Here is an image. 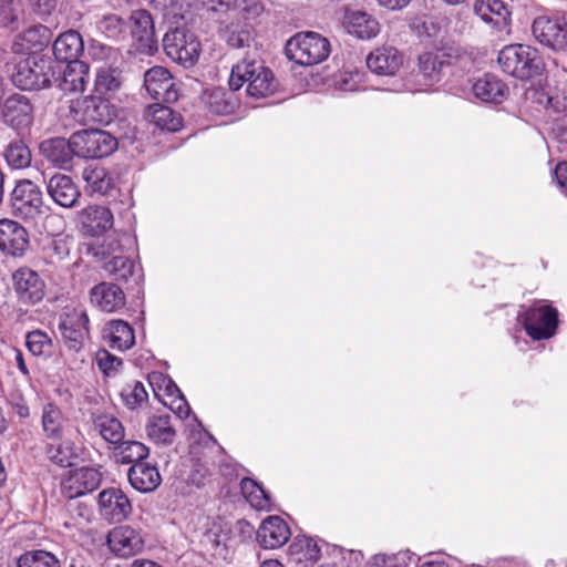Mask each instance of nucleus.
Returning a JSON list of instances; mask_svg holds the SVG:
<instances>
[{
    "mask_svg": "<svg viewBox=\"0 0 567 567\" xmlns=\"http://www.w3.org/2000/svg\"><path fill=\"white\" fill-rule=\"evenodd\" d=\"M233 91H239L246 84V93L254 99H265L278 89L274 72L261 60L244 58L231 68L228 81Z\"/></svg>",
    "mask_w": 567,
    "mask_h": 567,
    "instance_id": "f257e3e1",
    "label": "nucleus"
},
{
    "mask_svg": "<svg viewBox=\"0 0 567 567\" xmlns=\"http://www.w3.org/2000/svg\"><path fill=\"white\" fill-rule=\"evenodd\" d=\"M501 69L519 80H529L540 75L545 63L536 48L526 44H509L498 52Z\"/></svg>",
    "mask_w": 567,
    "mask_h": 567,
    "instance_id": "f03ea898",
    "label": "nucleus"
},
{
    "mask_svg": "<svg viewBox=\"0 0 567 567\" xmlns=\"http://www.w3.org/2000/svg\"><path fill=\"white\" fill-rule=\"evenodd\" d=\"M12 216L24 221H35L45 214L41 188L30 179H20L9 196Z\"/></svg>",
    "mask_w": 567,
    "mask_h": 567,
    "instance_id": "7ed1b4c3",
    "label": "nucleus"
},
{
    "mask_svg": "<svg viewBox=\"0 0 567 567\" xmlns=\"http://www.w3.org/2000/svg\"><path fill=\"white\" fill-rule=\"evenodd\" d=\"M331 51L328 39L317 32L298 33L286 44L287 56L300 65H315L324 61Z\"/></svg>",
    "mask_w": 567,
    "mask_h": 567,
    "instance_id": "20e7f679",
    "label": "nucleus"
},
{
    "mask_svg": "<svg viewBox=\"0 0 567 567\" xmlns=\"http://www.w3.org/2000/svg\"><path fill=\"white\" fill-rule=\"evenodd\" d=\"M163 48L172 61L185 69L194 66L202 52L198 38L186 28L169 29L164 34Z\"/></svg>",
    "mask_w": 567,
    "mask_h": 567,
    "instance_id": "39448f33",
    "label": "nucleus"
},
{
    "mask_svg": "<svg viewBox=\"0 0 567 567\" xmlns=\"http://www.w3.org/2000/svg\"><path fill=\"white\" fill-rule=\"evenodd\" d=\"M518 320L523 323L526 333L530 338L543 340L550 338L555 333L558 323V312L549 305L536 302L519 312Z\"/></svg>",
    "mask_w": 567,
    "mask_h": 567,
    "instance_id": "423d86ee",
    "label": "nucleus"
},
{
    "mask_svg": "<svg viewBox=\"0 0 567 567\" xmlns=\"http://www.w3.org/2000/svg\"><path fill=\"white\" fill-rule=\"evenodd\" d=\"M53 75L49 61L27 58L16 65L11 79L12 83L21 90H41L51 85Z\"/></svg>",
    "mask_w": 567,
    "mask_h": 567,
    "instance_id": "0eeeda50",
    "label": "nucleus"
},
{
    "mask_svg": "<svg viewBox=\"0 0 567 567\" xmlns=\"http://www.w3.org/2000/svg\"><path fill=\"white\" fill-rule=\"evenodd\" d=\"M73 144L78 156L83 158H103L117 148V140L103 130H83L73 134Z\"/></svg>",
    "mask_w": 567,
    "mask_h": 567,
    "instance_id": "6e6552de",
    "label": "nucleus"
},
{
    "mask_svg": "<svg viewBox=\"0 0 567 567\" xmlns=\"http://www.w3.org/2000/svg\"><path fill=\"white\" fill-rule=\"evenodd\" d=\"M532 34L542 45L555 51H567V22L560 17L539 16L532 23Z\"/></svg>",
    "mask_w": 567,
    "mask_h": 567,
    "instance_id": "1a4fd4ad",
    "label": "nucleus"
},
{
    "mask_svg": "<svg viewBox=\"0 0 567 567\" xmlns=\"http://www.w3.org/2000/svg\"><path fill=\"white\" fill-rule=\"evenodd\" d=\"M0 118L19 135L33 124V105L25 95L14 93L0 105Z\"/></svg>",
    "mask_w": 567,
    "mask_h": 567,
    "instance_id": "9d476101",
    "label": "nucleus"
},
{
    "mask_svg": "<svg viewBox=\"0 0 567 567\" xmlns=\"http://www.w3.org/2000/svg\"><path fill=\"white\" fill-rule=\"evenodd\" d=\"M13 291L19 303L35 306L45 297V282L40 275L28 267L17 269L12 275Z\"/></svg>",
    "mask_w": 567,
    "mask_h": 567,
    "instance_id": "9b49d317",
    "label": "nucleus"
},
{
    "mask_svg": "<svg viewBox=\"0 0 567 567\" xmlns=\"http://www.w3.org/2000/svg\"><path fill=\"white\" fill-rule=\"evenodd\" d=\"M130 30L135 50L140 53L153 55L158 49L155 35L154 20L146 10H136L132 13Z\"/></svg>",
    "mask_w": 567,
    "mask_h": 567,
    "instance_id": "f8f14e48",
    "label": "nucleus"
},
{
    "mask_svg": "<svg viewBox=\"0 0 567 567\" xmlns=\"http://www.w3.org/2000/svg\"><path fill=\"white\" fill-rule=\"evenodd\" d=\"M99 513L109 523L124 522L133 511L127 495L117 487H107L97 496Z\"/></svg>",
    "mask_w": 567,
    "mask_h": 567,
    "instance_id": "ddd939ff",
    "label": "nucleus"
},
{
    "mask_svg": "<svg viewBox=\"0 0 567 567\" xmlns=\"http://www.w3.org/2000/svg\"><path fill=\"white\" fill-rule=\"evenodd\" d=\"M103 475L95 468L83 466L70 471L62 481V493L69 499H75L97 489L102 483Z\"/></svg>",
    "mask_w": 567,
    "mask_h": 567,
    "instance_id": "4468645a",
    "label": "nucleus"
},
{
    "mask_svg": "<svg viewBox=\"0 0 567 567\" xmlns=\"http://www.w3.org/2000/svg\"><path fill=\"white\" fill-rule=\"evenodd\" d=\"M30 246L28 230L18 221L0 219V251L11 257H22Z\"/></svg>",
    "mask_w": 567,
    "mask_h": 567,
    "instance_id": "2eb2a0df",
    "label": "nucleus"
},
{
    "mask_svg": "<svg viewBox=\"0 0 567 567\" xmlns=\"http://www.w3.org/2000/svg\"><path fill=\"white\" fill-rule=\"evenodd\" d=\"M107 545L111 551L121 558H128L140 554L144 548V539L141 533L123 525L113 528L107 535Z\"/></svg>",
    "mask_w": 567,
    "mask_h": 567,
    "instance_id": "dca6fc26",
    "label": "nucleus"
},
{
    "mask_svg": "<svg viewBox=\"0 0 567 567\" xmlns=\"http://www.w3.org/2000/svg\"><path fill=\"white\" fill-rule=\"evenodd\" d=\"M167 69L154 66L144 74V87L154 100L172 103L177 100V91Z\"/></svg>",
    "mask_w": 567,
    "mask_h": 567,
    "instance_id": "f3484780",
    "label": "nucleus"
},
{
    "mask_svg": "<svg viewBox=\"0 0 567 567\" xmlns=\"http://www.w3.org/2000/svg\"><path fill=\"white\" fill-rule=\"evenodd\" d=\"M39 151L49 163L63 169L71 167L74 156H78L73 134L69 140L63 137L44 140L40 143Z\"/></svg>",
    "mask_w": 567,
    "mask_h": 567,
    "instance_id": "a211bd4d",
    "label": "nucleus"
},
{
    "mask_svg": "<svg viewBox=\"0 0 567 567\" xmlns=\"http://www.w3.org/2000/svg\"><path fill=\"white\" fill-rule=\"evenodd\" d=\"M50 198L63 208H74L79 205L81 192L72 177L65 174H54L47 183Z\"/></svg>",
    "mask_w": 567,
    "mask_h": 567,
    "instance_id": "6ab92c4d",
    "label": "nucleus"
},
{
    "mask_svg": "<svg viewBox=\"0 0 567 567\" xmlns=\"http://www.w3.org/2000/svg\"><path fill=\"white\" fill-rule=\"evenodd\" d=\"M288 524L279 516H269L257 530V540L265 549H275L285 545L290 537Z\"/></svg>",
    "mask_w": 567,
    "mask_h": 567,
    "instance_id": "aec40b11",
    "label": "nucleus"
},
{
    "mask_svg": "<svg viewBox=\"0 0 567 567\" xmlns=\"http://www.w3.org/2000/svg\"><path fill=\"white\" fill-rule=\"evenodd\" d=\"M122 245L120 240H113L107 245V255L111 259L104 264V270L117 281H127L131 277H134L140 268L134 261L123 256Z\"/></svg>",
    "mask_w": 567,
    "mask_h": 567,
    "instance_id": "412c9836",
    "label": "nucleus"
},
{
    "mask_svg": "<svg viewBox=\"0 0 567 567\" xmlns=\"http://www.w3.org/2000/svg\"><path fill=\"white\" fill-rule=\"evenodd\" d=\"M403 63V55L393 47H381L367 58V66L378 75H394Z\"/></svg>",
    "mask_w": 567,
    "mask_h": 567,
    "instance_id": "4be33fe9",
    "label": "nucleus"
},
{
    "mask_svg": "<svg viewBox=\"0 0 567 567\" xmlns=\"http://www.w3.org/2000/svg\"><path fill=\"white\" fill-rule=\"evenodd\" d=\"M473 94L484 103L499 104L508 96L509 89L505 82L494 74L486 73L478 78L472 86Z\"/></svg>",
    "mask_w": 567,
    "mask_h": 567,
    "instance_id": "5701e85b",
    "label": "nucleus"
},
{
    "mask_svg": "<svg viewBox=\"0 0 567 567\" xmlns=\"http://www.w3.org/2000/svg\"><path fill=\"white\" fill-rule=\"evenodd\" d=\"M91 301L104 312H115L125 306V293L115 284L101 282L91 289Z\"/></svg>",
    "mask_w": 567,
    "mask_h": 567,
    "instance_id": "b1692460",
    "label": "nucleus"
},
{
    "mask_svg": "<svg viewBox=\"0 0 567 567\" xmlns=\"http://www.w3.org/2000/svg\"><path fill=\"white\" fill-rule=\"evenodd\" d=\"M83 105V115L89 122L107 125L116 117L117 109L110 97L93 93L85 97Z\"/></svg>",
    "mask_w": 567,
    "mask_h": 567,
    "instance_id": "393cba45",
    "label": "nucleus"
},
{
    "mask_svg": "<svg viewBox=\"0 0 567 567\" xmlns=\"http://www.w3.org/2000/svg\"><path fill=\"white\" fill-rule=\"evenodd\" d=\"M103 339L112 349L125 351L135 344L134 329L124 320L113 319L103 328Z\"/></svg>",
    "mask_w": 567,
    "mask_h": 567,
    "instance_id": "a878e982",
    "label": "nucleus"
},
{
    "mask_svg": "<svg viewBox=\"0 0 567 567\" xmlns=\"http://www.w3.org/2000/svg\"><path fill=\"white\" fill-rule=\"evenodd\" d=\"M127 477L131 486L141 493L153 492L162 482L157 467L146 462L132 465Z\"/></svg>",
    "mask_w": 567,
    "mask_h": 567,
    "instance_id": "bb28decb",
    "label": "nucleus"
},
{
    "mask_svg": "<svg viewBox=\"0 0 567 567\" xmlns=\"http://www.w3.org/2000/svg\"><path fill=\"white\" fill-rule=\"evenodd\" d=\"M50 42V30L42 25H32L19 33L13 42L17 53H31L41 51Z\"/></svg>",
    "mask_w": 567,
    "mask_h": 567,
    "instance_id": "cd10ccee",
    "label": "nucleus"
},
{
    "mask_svg": "<svg viewBox=\"0 0 567 567\" xmlns=\"http://www.w3.org/2000/svg\"><path fill=\"white\" fill-rule=\"evenodd\" d=\"M235 92L230 87L229 91L223 87L206 90L203 94V101L213 114H231L239 107V100L235 96Z\"/></svg>",
    "mask_w": 567,
    "mask_h": 567,
    "instance_id": "c85d7f7f",
    "label": "nucleus"
},
{
    "mask_svg": "<svg viewBox=\"0 0 567 567\" xmlns=\"http://www.w3.org/2000/svg\"><path fill=\"white\" fill-rule=\"evenodd\" d=\"M81 220L86 234L99 236L113 226V214L107 207L92 205L83 209Z\"/></svg>",
    "mask_w": 567,
    "mask_h": 567,
    "instance_id": "c756f323",
    "label": "nucleus"
},
{
    "mask_svg": "<svg viewBox=\"0 0 567 567\" xmlns=\"http://www.w3.org/2000/svg\"><path fill=\"white\" fill-rule=\"evenodd\" d=\"M91 420L93 430L109 444L117 445L124 440V426L114 415L107 413H92Z\"/></svg>",
    "mask_w": 567,
    "mask_h": 567,
    "instance_id": "7c9ffc66",
    "label": "nucleus"
},
{
    "mask_svg": "<svg viewBox=\"0 0 567 567\" xmlns=\"http://www.w3.org/2000/svg\"><path fill=\"white\" fill-rule=\"evenodd\" d=\"M83 51V41L79 32L74 30L60 34L53 43V54L58 61L68 64L79 61L78 58Z\"/></svg>",
    "mask_w": 567,
    "mask_h": 567,
    "instance_id": "2f4dec72",
    "label": "nucleus"
},
{
    "mask_svg": "<svg viewBox=\"0 0 567 567\" xmlns=\"http://www.w3.org/2000/svg\"><path fill=\"white\" fill-rule=\"evenodd\" d=\"M450 66L449 60L433 52H425L419 56V73L424 85L430 86L441 81L445 70Z\"/></svg>",
    "mask_w": 567,
    "mask_h": 567,
    "instance_id": "473e14b6",
    "label": "nucleus"
},
{
    "mask_svg": "<svg viewBox=\"0 0 567 567\" xmlns=\"http://www.w3.org/2000/svg\"><path fill=\"white\" fill-rule=\"evenodd\" d=\"M344 28L349 34L361 40L374 38L379 31V22L365 12L354 11L346 16Z\"/></svg>",
    "mask_w": 567,
    "mask_h": 567,
    "instance_id": "72a5a7b5",
    "label": "nucleus"
},
{
    "mask_svg": "<svg viewBox=\"0 0 567 567\" xmlns=\"http://www.w3.org/2000/svg\"><path fill=\"white\" fill-rule=\"evenodd\" d=\"M65 423L66 417L59 405L53 402L43 405L41 425L48 439L61 440L63 437Z\"/></svg>",
    "mask_w": 567,
    "mask_h": 567,
    "instance_id": "f704fd0d",
    "label": "nucleus"
},
{
    "mask_svg": "<svg viewBox=\"0 0 567 567\" xmlns=\"http://www.w3.org/2000/svg\"><path fill=\"white\" fill-rule=\"evenodd\" d=\"M3 158L12 169H23L31 165L32 153L27 142L21 137H14L4 147Z\"/></svg>",
    "mask_w": 567,
    "mask_h": 567,
    "instance_id": "c9c22d12",
    "label": "nucleus"
},
{
    "mask_svg": "<svg viewBox=\"0 0 567 567\" xmlns=\"http://www.w3.org/2000/svg\"><path fill=\"white\" fill-rule=\"evenodd\" d=\"M123 76L118 68L102 66L97 70L93 93L102 96H113L122 86Z\"/></svg>",
    "mask_w": 567,
    "mask_h": 567,
    "instance_id": "e433bc0d",
    "label": "nucleus"
},
{
    "mask_svg": "<svg viewBox=\"0 0 567 567\" xmlns=\"http://www.w3.org/2000/svg\"><path fill=\"white\" fill-rule=\"evenodd\" d=\"M89 81V66L82 61H73L66 65L61 81L64 92H83Z\"/></svg>",
    "mask_w": 567,
    "mask_h": 567,
    "instance_id": "4c0bfd02",
    "label": "nucleus"
},
{
    "mask_svg": "<svg viewBox=\"0 0 567 567\" xmlns=\"http://www.w3.org/2000/svg\"><path fill=\"white\" fill-rule=\"evenodd\" d=\"M147 121L159 130L176 132L182 127V117L171 107L154 104L146 112Z\"/></svg>",
    "mask_w": 567,
    "mask_h": 567,
    "instance_id": "58836bf2",
    "label": "nucleus"
},
{
    "mask_svg": "<svg viewBox=\"0 0 567 567\" xmlns=\"http://www.w3.org/2000/svg\"><path fill=\"white\" fill-rule=\"evenodd\" d=\"M44 447L47 457L61 467L72 466L78 458L74 443L71 440H52Z\"/></svg>",
    "mask_w": 567,
    "mask_h": 567,
    "instance_id": "ea45409f",
    "label": "nucleus"
},
{
    "mask_svg": "<svg viewBox=\"0 0 567 567\" xmlns=\"http://www.w3.org/2000/svg\"><path fill=\"white\" fill-rule=\"evenodd\" d=\"M87 316L82 313L76 321L69 320L60 324L63 340L69 349L79 351L82 348L84 337L87 332Z\"/></svg>",
    "mask_w": 567,
    "mask_h": 567,
    "instance_id": "a19ab883",
    "label": "nucleus"
},
{
    "mask_svg": "<svg viewBox=\"0 0 567 567\" xmlns=\"http://www.w3.org/2000/svg\"><path fill=\"white\" fill-rule=\"evenodd\" d=\"M96 28L105 38L120 42L127 37L130 22L115 13H109L97 20Z\"/></svg>",
    "mask_w": 567,
    "mask_h": 567,
    "instance_id": "79ce46f5",
    "label": "nucleus"
},
{
    "mask_svg": "<svg viewBox=\"0 0 567 567\" xmlns=\"http://www.w3.org/2000/svg\"><path fill=\"white\" fill-rule=\"evenodd\" d=\"M475 12L488 23L496 25L507 24L509 11L502 0H478L475 3Z\"/></svg>",
    "mask_w": 567,
    "mask_h": 567,
    "instance_id": "37998d69",
    "label": "nucleus"
},
{
    "mask_svg": "<svg viewBox=\"0 0 567 567\" xmlns=\"http://www.w3.org/2000/svg\"><path fill=\"white\" fill-rule=\"evenodd\" d=\"M146 433L150 440L164 445L172 444L176 435L169 415L153 416L146 425Z\"/></svg>",
    "mask_w": 567,
    "mask_h": 567,
    "instance_id": "c03bdc74",
    "label": "nucleus"
},
{
    "mask_svg": "<svg viewBox=\"0 0 567 567\" xmlns=\"http://www.w3.org/2000/svg\"><path fill=\"white\" fill-rule=\"evenodd\" d=\"M25 347L32 355L40 358H50L55 349L52 336L40 329L27 333Z\"/></svg>",
    "mask_w": 567,
    "mask_h": 567,
    "instance_id": "a18cd8bd",
    "label": "nucleus"
},
{
    "mask_svg": "<svg viewBox=\"0 0 567 567\" xmlns=\"http://www.w3.org/2000/svg\"><path fill=\"white\" fill-rule=\"evenodd\" d=\"M82 177L92 192L102 195L107 194L113 185L112 177L109 175L105 168L100 166L85 167L82 173Z\"/></svg>",
    "mask_w": 567,
    "mask_h": 567,
    "instance_id": "49530a36",
    "label": "nucleus"
},
{
    "mask_svg": "<svg viewBox=\"0 0 567 567\" xmlns=\"http://www.w3.org/2000/svg\"><path fill=\"white\" fill-rule=\"evenodd\" d=\"M150 454V449L138 441H122L117 444L118 460L122 464H137L144 462Z\"/></svg>",
    "mask_w": 567,
    "mask_h": 567,
    "instance_id": "de8ad7c7",
    "label": "nucleus"
},
{
    "mask_svg": "<svg viewBox=\"0 0 567 567\" xmlns=\"http://www.w3.org/2000/svg\"><path fill=\"white\" fill-rule=\"evenodd\" d=\"M289 553L291 555H298L299 561L307 560L315 563L320 557V547L318 543L306 536H297L289 546Z\"/></svg>",
    "mask_w": 567,
    "mask_h": 567,
    "instance_id": "09e8293b",
    "label": "nucleus"
},
{
    "mask_svg": "<svg viewBox=\"0 0 567 567\" xmlns=\"http://www.w3.org/2000/svg\"><path fill=\"white\" fill-rule=\"evenodd\" d=\"M121 398L127 409L135 410L148 402V393L140 381L127 383L121 390Z\"/></svg>",
    "mask_w": 567,
    "mask_h": 567,
    "instance_id": "8fccbe9b",
    "label": "nucleus"
},
{
    "mask_svg": "<svg viewBox=\"0 0 567 567\" xmlns=\"http://www.w3.org/2000/svg\"><path fill=\"white\" fill-rule=\"evenodd\" d=\"M240 489L247 502L257 509H265L269 505V497L265 489L254 480L245 477L240 482Z\"/></svg>",
    "mask_w": 567,
    "mask_h": 567,
    "instance_id": "3c124183",
    "label": "nucleus"
},
{
    "mask_svg": "<svg viewBox=\"0 0 567 567\" xmlns=\"http://www.w3.org/2000/svg\"><path fill=\"white\" fill-rule=\"evenodd\" d=\"M18 567H60V561L49 551L31 550L20 556Z\"/></svg>",
    "mask_w": 567,
    "mask_h": 567,
    "instance_id": "603ef678",
    "label": "nucleus"
},
{
    "mask_svg": "<svg viewBox=\"0 0 567 567\" xmlns=\"http://www.w3.org/2000/svg\"><path fill=\"white\" fill-rule=\"evenodd\" d=\"M72 240L68 237H58L45 249V258L52 265H60L70 256Z\"/></svg>",
    "mask_w": 567,
    "mask_h": 567,
    "instance_id": "864d4df0",
    "label": "nucleus"
},
{
    "mask_svg": "<svg viewBox=\"0 0 567 567\" xmlns=\"http://www.w3.org/2000/svg\"><path fill=\"white\" fill-rule=\"evenodd\" d=\"M96 363H97L99 369L106 377H112V375H115L120 371V369L123 364V361L120 358L111 354L109 351L103 350L97 353Z\"/></svg>",
    "mask_w": 567,
    "mask_h": 567,
    "instance_id": "5fc2aeb1",
    "label": "nucleus"
},
{
    "mask_svg": "<svg viewBox=\"0 0 567 567\" xmlns=\"http://www.w3.org/2000/svg\"><path fill=\"white\" fill-rule=\"evenodd\" d=\"M166 390L169 395H173L175 392L178 394L177 406L175 408L176 413L179 419H186L189 415L190 408L185 398L183 396L181 390L177 388L176 384L172 382V380H168V385Z\"/></svg>",
    "mask_w": 567,
    "mask_h": 567,
    "instance_id": "6e6d98bb",
    "label": "nucleus"
},
{
    "mask_svg": "<svg viewBox=\"0 0 567 567\" xmlns=\"http://www.w3.org/2000/svg\"><path fill=\"white\" fill-rule=\"evenodd\" d=\"M16 21L13 0H0V27H8Z\"/></svg>",
    "mask_w": 567,
    "mask_h": 567,
    "instance_id": "4d7b16f0",
    "label": "nucleus"
},
{
    "mask_svg": "<svg viewBox=\"0 0 567 567\" xmlns=\"http://www.w3.org/2000/svg\"><path fill=\"white\" fill-rule=\"evenodd\" d=\"M11 410L20 417L28 419L30 416V408L27 400L22 395L12 396L9 401Z\"/></svg>",
    "mask_w": 567,
    "mask_h": 567,
    "instance_id": "13d9d810",
    "label": "nucleus"
},
{
    "mask_svg": "<svg viewBox=\"0 0 567 567\" xmlns=\"http://www.w3.org/2000/svg\"><path fill=\"white\" fill-rule=\"evenodd\" d=\"M68 511L74 516V517H78V518H81L83 520H90V517H91V509L87 505L81 503V502H76V501H73V499H70L69 504H68Z\"/></svg>",
    "mask_w": 567,
    "mask_h": 567,
    "instance_id": "bf43d9fd",
    "label": "nucleus"
},
{
    "mask_svg": "<svg viewBox=\"0 0 567 567\" xmlns=\"http://www.w3.org/2000/svg\"><path fill=\"white\" fill-rule=\"evenodd\" d=\"M30 2L40 17L50 16L56 7V0H30Z\"/></svg>",
    "mask_w": 567,
    "mask_h": 567,
    "instance_id": "052dcab7",
    "label": "nucleus"
},
{
    "mask_svg": "<svg viewBox=\"0 0 567 567\" xmlns=\"http://www.w3.org/2000/svg\"><path fill=\"white\" fill-rule=\"evenodd\" d=\"M207 476L208 470L202 464H196L192 470L190 481L193 484L199 487L205 484Z\"/></svg>",
    "mask_w": 567,
    "mask_h": 567,
    "instance_id": "680f3d73",
    "label": "nucleus"
},
{
    "mask_svg": "<svg viewBox=\"0 0 567 567\" xmlns=\"http://www.w3.org/2000/svg\"><path fill=\"white\" fill-rule=\"evenodd\" d=\"M554 174L559 187L567 192V162L558 163Z\"/></svg>",
    "mask_w": 567,
    "mask_h": 567,
    "instance_id": "e2e57ef3",
    "label": "nucleus"
},
{
    "mask_svg": "<svg viewBox=\"0 0 567 567\" xmlns=\"http://www.w3.org/2000/svg\"><path fill=\"white\" fill-rule=\"evenodd\" d=\"M13 353L17 368L19 369L23 377L29 378L30 371L28 369L22 351L20 349H13Z\"/></svg>",
    "mask_w": 567,
    "mask_h": 567,
    "instance_id": "0e129e2a",
    "label": "nucleus"
},
{
    "mask_svg": "<svg viewBox=\"0 0 567 567\" xmlns=\"http://www.w3.org/2000/svg\"><path fill=\"white\" fill-rule=\"evenodd\" d=\"M380 6L390 10H399L406 7L411 0H377Z\"/></svg>",
    "mask_w": 567,
    "mask_h": 567,
    "instance_id": "69168bd1",
    "label": "nucleus"
},
{
    "mask_svg": "<svg viewBox=\"0 0 567 567\" xmlns=\"http://www.w3.org/2000/svg\"><path fill=\"white\" fill-rule=\"evenodd\" d=\"M378 567H402L398 564V559L395 556H383L381 558H377Z\"/></svg>",
    "mask_w": 567,
    "mask_h": 567,
    "instance_id": "338daca9",
    "label": "nucleus"
},
{
    "mask_svg": "<svg viewBox=\"0 0 567 567\" xmlns=\"http://www.w3.org/2000/svg\"><path fill=\"white\" fill-rule=\"evenodd\" d=\"M420 567H449L444 561H425Z\"/></svg>",
    "mask_w": 567,
    "mask_h": 567,
    "instance_id": "774afa93",
    "label": "nucleus"
}]
</instances>
